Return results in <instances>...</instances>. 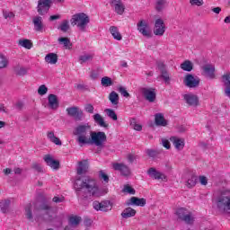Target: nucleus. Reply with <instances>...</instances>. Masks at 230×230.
Returning a JSON list of instances; mask_svg holds the SVG:
<instances>
[{"mask_svg": "<svg viewBox=\"0 0 230 230\" xmlns=\"http://www.w3.org/2000/svg\"><path fill=\"white\" fill-rule=\"evenodd\" d=\"M74 136H76V141L80 146L84 145H95L98 146L99 152H102L103 143L107 141V135L103 131H93L91 125L80 124L74 129Z\"/></svg>", "mask_w": 230, "mask_h": 230, "instance_id": "nucleus-1", "label": "nucleus"}, {"mask_svg": "<svg viewBox=\"0 0 230 230\" xmlns=\"http://www.w3.org/2000/svg\"><path fill=\"white\" fill-rule=\"evenodd\" d=\"M77 197L79 199H89L90 197H100V189L96 181L90 177L77 178L74 183Z\"/></svg>", "mask_w": 230, "mask_h": 230, "instance_id": "nucleus-2", "label": "nucleus"}, {"mask_svg": "<svg viewBox=\"0 0 230 230\" xmlns=\"http://www.w3.org/2000/svg\"><path fill=\"white\" fill-rule=\"evenodd\" d=\"M36 209L37 211H43L42 217L45 222H50L54 227H62V224L64 223V214L53 216L55 211L53 207L48 202H42Z\"/></svg>", "mask_w": 230, "mask_h": 230, "instance_id": "nucleus-3", "label": "nucleus"}, {"mask_svg": "<svg viewBox=\"0 0 230 230\" xmlns=\"http://www.w3.org/2000/svg\"><path fill=\"white\" fill-rule=\"evenodd\" d=\"M217 208L222 213L230 214V190H222L220 196L217 198Z\"/></svg>", "mask_w": 230, "mask_h": 230, "instance_id": "nucleus-4", "label": "nucleus"}, {"mask_svg": "<svg viewBox=\"0 0 230 230\" xmlns=\"http://www.w3.org/2000/svg\"><path fill=\"white\" fill-rule=\"evenodd\" d=\"M70 22L72 26H77L81 31H85V28L91 22V19L85 13H78L72 16Z\"/></svg>", "mask_w": 230, "mask_h": 230, "instance_id": "nucleus-5", "label": "nucleus"}, {"mask_svg": "<svg viewBox=\"0 0 230 230\" xmlns=\"http://www.w3.org/2000/svg\"><path fill=\"white\" fill-rule=\"evenodd\" d=\"M176 217L185 224L191 226L195 222V217L191 215V212H189L187 208H180L176 210Z\"/></svg>", "mask_w": 230, "mask_h": 230, "instance_id": "nucleus-6", "label": "nucleus"}, {"mask_svg": "<svg viewBox=\"0 0 230 230\" xmlns=\"http://www.w3.org/2000/svg\"><path fill=\"white\" fill-rule=\"evenodd\" d=\"M137 31L146 37V39H152V30L150 29V25L145 20H140L137 23Z\"/></svg>", "mask_w": 230, "mask_h": 230, "instance_id": "nucleus-7", "label": "nucleus"}, {"mask_svg": "<svg viewBox=\"0 0 230 230\" xmlns=\"http://www.w3.org/2000/svg\"><path fill=\"white\" fill-rule=\"evenodd\" d=\"M140 93L144 96L145 100H146V102H149V103H154V102H155V99L157 98V93L155 92V88L142 87L140 88Z\"/></svg>", "mask_w": 230, "mask_h": 230, "instance_id": "nucleus-8", "label": "nucleus"}, {"mask_svg": "<svg viewBox=\"0 0 230 230\" xmlns=\"http://www.w3.org/2000/svg\"><path fill=\"white\" fill-rule=\"evenodd\" d=\"M183 84L190 89H195L200 85V78L194 76L191 74H187L183 79Z\"/></svg>", "mask_w": 230, "mask_h": 230, "instance_id": "nucleus-9", "label": "nucleus"}, {"mask_svg": "<svg viewBox=\"0 0 230 230\" xmlns=\"http://www.w3.org/2000/svg\"><path fill=\"white\" fill-rule=\"evenodd\" d=\"M51 4H53V1L51 0H39L36 7L38 13L40 15H46L49 12Z\"/></svg>", "mask_w": 230, "mask_h": 230, "instance_id": "nucleus-10", "label": "nucleus"}, {"mask_svg": "<svg viewBox=\"0 0 230 230\" xmlns=\"http://www.w3.org/2000/svg\"><path fill=\"white\" fill-rule=\"evenodd\" d=\"M93 208L95 209V211H102L107 213V211H111L112 209V205L109 200H104L102 202L95 200L93 202Z\"/></svg>", "mask_w": 230, "mask_h": 230, "instance_id": "nucleus-11", "label": "nucleus"}, {"mask_svg": "<svg viewBox=\"0 0 230 230\" xmlns=\"http://www.w3.org/2000/svg\"><path fill=\"white\" fill-rule=\"evenodd\" d=\"M156 66L158 71H160V78L165 82V84H170V75L168 74V67L163 61H157Z\"/></svg>", "mask_w": 230, "mask_h": 230, "instance_id": "nucleus-12", "label": "nucleus"}, {"mask_svg": "<svg viewBox=\"0 0 230 230\" xmlns=\"http://www.w3.org/2000/svg\"><path fill=\"white\" fill-rule=\"evenodd\" d=\"M166 31V25H164V21L161 18H158L155 22L154 33L157 37H163Z\"/></svg>", "mask_w": 230, "mask_h": 230, "instance_id": "nucleus-13", "label": "nucleus"}, {"mask_svg": "<svg viewBox=\"0 0 230 230\" xmlns=\"http://www.w3.org/2000/svg\"><path fill=\"white\" fill-rule=\"evenodd\" d=\"M43 160L48 166L52 168V170H58V168H60V162L58 160L53 159L51 155H45Z\"/></svg>", "mask_w": 230, "mask_h": 230, "instance_id": "nucleus-14", "label": "nucleus"}, {"mask_svg": "<svg viewBox=\"0 0 230 230\" xmlns=\"http://www.w3.org/2000/svg\"><path fill=\"white\" fill-rule=\"evenodd\" d=\"M126 206H139L140 208H145L146 206V199L144 198L131 197Z\"/></svg>", "mask_w": 230, "mask_h": 230, "instance_id": "nucleus-15", "label": "nucleus"}, {"mask_svg": "<svg viewBox=\"0 0 230 230\" xmlns=\"http://www.w3.org/2000/svg\"><path fill=\"white\" fill-rule=\"evenodd\" d=\"M112 168L116 172H120L121 175H124L125 177L130 175V169L128 166L125 165V164L114 163L112 164Z\"/></svg>", "mask_w": 230, "mask_h": 230, "instance_id": "nucleus-16", "label": "nucleus"}, {"mask_svg": "<svg viewBox=\"0 0 230 230\" xmlns=\"http://www.w3.org/2000/svg\"><path fill=\"white\" fill-rule=\"evenodd\" d=\"M202 71L203 76L210 78V80H213L215 78V66L207 64L202 66Z\"/></svg>", "mask_w": 230, "mask_h": 230, "instance_id": "nucleus-17", "label": "nucleus"}, {"mask_svg": "<svg viewBox=\"0 0 230 230\" xmlns=\"http://www.w3.org/2000/svg\"><path fill=\"white\" fill-rule=\"evenodd\" d=\"M110 4L114 6V10L118 15H123L125 13V5L121 0H110Z\"/></svg>", "mask_w": 230, "mask_h": 230, "instance_id": "nucleus-18", "label": "nucleus"}, {"mask_svg": "<svg viewBox=\"0 0 230 230\" xmlns=\"http://www.w3.org/2000/svg\"><path fill=\"white\" fill-rule=\"evenodd\" d=\"M186 103L190 107L199 106V97L193 93H187L183 96Z\"/></svg>", "mask_w": 230, "mask_h": 230, "instance_id": "nucleus-19", "label": "nucleus"}, {"mask_svg": "<svg viewBox=\"0 0 230 230\" xmlns=\"http://www.w3.org/2000/svg\"><path fill=\"white\" fill-rule=\"evenodd\" d=\"M68 116L74 118L75 121H82V111H78V107H70L66 109Z\"/></svg>", "mask_w": 230, "mask_h": 230, "instance_id": "nucleus-20", "label": "nucleus"}, {"mask_svg": "<svg viewBox=\"0 0 230 230\" xmlns=\"http://www.w3.org/2000/svg\"><path fill=\"white\" fill-rule=\"evenodd\" d=\"M87 170H89V162L87 160L78 162V167L76 169L77 175L87 173Z\"/></svg>", "mask_w": 230, "mask_h": 230, "instance_id": "nucleus-21", "label": "nucleus"}, {"mask_svg": "<svg viewBox=\"0 0 230 230\" xmlns=\"http://www.w3.org/2000/svg\"><path fill=\"white\" fill-rule=\"evenodd\" d=\"M147 173L148 175H150V177L157 181H159V179H162V181H164V179H166V176H164L160 172H157V170L154 167L149 168V170L147 171Z\"/></svg>", "mask_w": 230, "mask_h": 230, "instance_id": "nucleus-22", "label": "nucleus"}, {"mask_svg": "<svg viewBox=\"0 0 230 230\" xmlns=\"http://www.w3.org/2000/svg\"><path fill=\"white\" fill-rule=\"evenodd\" d=\"M155 123L157 127H166V125H168V121L164 119V115H163V113H156L155 115Z\"/></svg>", "mask_w": 230, "mask_h": 230, "instance_id": "nucleus-23", "label": "nucleus"}, {"mask_svg": "<svg viewBox=\"0 0 230 230\" xmlns=\"http://www.w3.org/2000/svg\"><path fill=\"white\" fill-rule=\"evenodd\" d=\"M49 105L50 109L57 111V109H58V97L53 93H50L49 95Z\"/></svg>", "mask_w": 230, "mask_h": 230, "instance_id": "nucleus-24", "label": "nucleus"}, {"mask_svg": "<svg viewBox=\"0 0 230 230\" xmlns=\"http://www.w3.org/2000/svg\"><path fill=\"white\" fill-rule=\"evenodd\" d=\"M32 22L35 31H42V30H44V23H42V18L40 16L34 17Z\"/></svg>", "mask_w": 230, "mask_h": 230, "instance_id": "nucleus-25", "label": "nucleus"}, {"mask_svg": "<svg viewBox=\"0 0 230 230\" xmlns=\"http://www.w3.org/2000/svg\"><path fill=\"white\" fill-rule=\"evenodd\" d=\"M93 119H94L95 123H97V125H99V127H102L103 128H109V124H107L105 122V119H103V117H102V115L100 113L94 114Z\"/></svg>", "mask_w": 230, "mask_h": 230, "instance_id": "nucleus-26", "label": "nucleus"}, {"mask_svg": "<svg viewBox=\"0 0 230 230\" xmlns=\"http://www.w3.org/2000/svg\"><path fill=\"white\" fill-rule=\"evenodd\" d=\"M171 141L172 142V145L176 150H182L184 148V139L172 137H171Z\"/></svg>", "mask_w": 230, "mask_h": 230, "instance_id": "nucleus-27", "label": "nucleus"}, {"mask_svg": "<svg viewBox=\"0 0 230 230\" xmlns=\"http://www.w3.org/2000/svg\"><path fill=\"white\" fill-rule=\"evenodd\" d=\"M136 209L128 207V208H126L122 213L120 214L122 218H131V217H136Z\"/></svg>", "mask_w": 230, "mask_h": 230, "instance_id": "nucleus-28", "label": "nucleus"}, {"mask_svg": "<svg viewBox=\"0 0 230 230\" xmlns=\"http://www.w3.org/2000/svg\"><path fill=\"white\" fill-rule=\"evenodd\" d=\"M58 44L64 46L65 49H71L73 48V43H71V40L69 38H58Z\"/></svg>", "mask_w": 230, "mask_h": 230, "instance_id": "nucleus-29", "label": "nucleus"}, {"mask_svg": "<svg viewBox=\"0 0 230 230\" xmlns=\"http://www.w3.org/2000/svg\"><path fill=\"white\" fill-rule=\"evenodd\" d=\"M10 204H12V201L9 199L0 200V209L2 213H8V211H10Z\"/></svg>", "mask_w": 230, "mask_h": 230, "instance_id": "nucleus-30", "label": "nucleus"}, {"mask_svg": "<svg viewBox=\"0 0 230 230\" xmlns=\"http://www.w3.org/2000/svg\"><path fill=\"white\" fill-rule=\"evenodd\" d=\"M110 33L112 35L115 40H121V39H123V36H121V33H119V30L116 26L110 27Z\"/></svg>", "mask_w": 230, "mask_h": 230, "instance_id": "nucleus-31", "label": "nucleus"}, {"mask_svg": "<svg viewBox=\"0 0 230 230\" xmlns=\"http://www.w3.org/2000/svg\"><path fill=\"white\" fill-rule=\"evenodd\" d=\"M47 137L49 139V141H51V143H54V145H58V146H61L62 141H60V138L55 136V132L53 131L48 132Z\"/></svg>", "mask_w": 230, "mask_h": 230, "instance_id": "nucleus-32", "label": "nucleus"}, {"mask_svg": "<svg viewBox=\"0 0 230 230\" xmlns=\"http://www.w3.org/2000/svg\"><path fill=\"white\" fill-rule=\"evenodd\" d=\"M45 61L48 64H57L58 62V55L56 53H49L45 57Z\"/></svg>", "mask_w": 230, "mask_h": 230, "instance_id": "nucleus-33", "label": "nucleus"}, {"mask_svg": "<svg viewBox=\"0 0 230 230\" xmlns=\"http://www.w3.org/2000/svg\"><path fill=\"white\" fill-rule=\"evenodd\" d=\"M109 100L111 105H118L119 103V95L115 91H112L109 94Z\"/></svg>", "mask_w": 230, "mask_h": 230, "instance_id": "nucleus-34", "label": "nucleus"}, {"mask_svg": "<svg viewBox=\"0 0 230 230\" xmlns=\"http://www.w3.org/2000/svg\"><path fill=\"white\" fill-rule=\"evenodd\" d=\"M181 68L183 71H187L190 73V71H193V63L190 60H185L183 63L181 64Z\"/></svg>", "mask_w": 230, "mask_h": 230, "instance_id": "nucleus-35", "label": "nucleus"}, {"mask_svg": "<svg viewBox=\"0 0 230 230\" xmlns=\"http://www.w3.org/2000/svg\"><path fill=\"white\" fill-rule=\"evenodd\" d=\"M80 222H82V217H80L78 216H71L68 218V224H69V226H78L80 224Z\"/></svg>", "mask_w": 230, "mask_h": 230, "instance_id": "nucleus-36", "label": "nucleus"}, {"mask_svg": "<svg viewBox=\"0 0 230 230\" xmlns=\"http://www.w3.org/2000/svg\"><path fill=\"white\" fill-rule=\"evenodd\" d=\"M58 30H60L61 31H63V33H67V31H69L70 30L69 21L64 20L58 27Z\"/></svg>", "mask_w": 230, "mask_h": 230, "instance_id": "nucleus-37", "label": "nucleus"}, {"mask_svg": "<svg viewBox=\"0 0 230 230\" xmlns=\"http://www.w3.org/2000/svg\"><path fill=\"white\" fill-rule=\"evenodd\" d=\"M25 217L27 220L33 221V212L31 211V203H29L25 207Z\"/></svg>", "mask_w": 230, "mask_h": 230, "instance_id": "nucleus-38", "label": "nucleus"}, {"mask_svg": "<svg viewBox=\"0 0 230 230\" xmlns=\"http://www.w3.org/2000/svg\"><path fill=\"white\" fill-rule=\"evenodd\" d=\"M104 112H106L108 118L110 119H112L113 121H118V114H116V111L112 109H105Z\"/></svg>", "mask_w": 230, "mask_h": 230, "instance_id": "nucleus-39", "label": "nucleus"}, {"mask_svg": "<svg viewBox=\"0 0 230 230\" xmlns=\"http://www.w3.org/2000/svg\"><path fill=\"white\" fill-rule=\"evenodd\" d=\"M19 45L25 48V49H31L33 48V43L30 40H20Z\"/></svg>", "mask_w": 230, "mask_h": 230, "instance_id": "nucleus-40", "label": "nucleus"}, {"mask_svg": "<svg viewBox=\"0 0 230 230\" xmlns=\"http://www.w3.org/2000/svg\"><path fill=\"white\" fill-rule=\"evenodd\" d=\"M101 84L102 87H111V85L114 84L112 79L109 76L102 77L101 80Z\"/></svg>", "mask_w": 230, "mask_h": 230, "instance_id": "nucleus-41", "label": "nucleus"}, {"mask_svg": "<svg viewBox=\"0 0 230 230\" xmlns=\"http://www.w3.org/2000/svg\"><path fill=\"white\" fill-rule=\"evenodd\" d=\"M146 154L151 159H155L161 153L155 149H146Z\"/></svg>", "mask_w": 230, "mask_h": 230, "instance_id": "nucleus-42", "label": "nucleus"}, {"mask_svg": "<svg viewBox=\"0 0 230 230\" xmlns=\"http://www.w3.org/2000/svg\"><path fill=\"white\" fill-rule=\"evenodd\" d=\"M14 72L16 75H18V76H24L25 75L28 74V69L22 66H16L14 68Z\"/></svg>", "mask_w": 230, "mask_h": 230, "instance_id": "nucleus-43", "label": "nucleus"}, {"mask_svg": "<svg viewBox=\"0 0 230 230\" xmlns=\"http://www.w3.org/2000/svg\"><path fill=\"white\" fill-rule=\"evenodd\" d=\"M8 67V58L4 55L0 54V69Z\"/></svg>", "mask_w": 230, "mask_h": 230, "instance_id": "nucleus-44", "label": "nucleus"}, {"mask_svg": "<svg viewBox=\"0 0 230 230\" xmlns=\"http://www.w3.org/2000/svg\"><path fill=\"white\" fill-rule=\"evenodd\" d=\"M164 4H166V0H157L155 10L158 12H163V10H164Z\"/></svg>", "mask_w": 230, "mask_h": 230, "instance_id": "nucleus-45", "label": "nucleus"}, {"mask_svg": "<svg viewBox=\"0 0 230 230\" xmlns=\"http://www.w3.org/2000/svg\"><path fill=\"white\" fill-rule=\"evenodd\" d=\"M197 176L191 175L190 178L187 181L186 186H188L189 188H193V186L197 184Z\"/></svg>", "mask_w": 230, "mask_h": 230, "instance_id": "nucleus-46", "label": "nucleus"}, {"mask_svg": "<svg viewBox=\"0 0 230 230\" xmlns=\"http://www.w3.org/2000/svg\"><path fill=\"white\" fill-rule=\"evenodd\" d=\"M117 91H119V93L121 94V96H124V98H130V93H128L125 86H119Z\"/></svg>", "mask_w": 230, "mask_h": 230, "instance_id": "nucleus-47", "label": "nucleus"}, {"mask_svg": "<svg viewBox=\"0 0 230 230\" xmlns=\"http://www.w3.org/2000/svg\"><path fill=\"white\" fill-rule=\"evenodd\" d=\"M124 193H129V195H136V190L130 185H125L123 188Z\"/></svg>", "mask_w": 230, "mask_h": 230, "instance_id": "nucleus-48", "label": "nucleus"}, {"mask_svg": "<svg viewBox=\"0 0 230 230\" xmlns=\"http://www.w3.org/2000/svg\"><path fill=\"white\" fill-rule=\"evenodd\" d=\"M130 125L131 127H133L134 130H137L138 132L143 130V126L136 123V119H132V120L130 121Z\"/></svg>", "mask_w": 230, "mask_h": 230, "instance_id": "nucleus-49", "label": "nucleus"}, {"mask_svg": "<svg viewBox=\"0 0 230 230\" xmlns=\"http://www.w3.org/2000/svg\"><path fill=\"white\" fill-rule=\"evenodd\" d=\"M79 60L81 61V64H84L85 62H89L90 60H93V56L87 54V55H83L79 57Z\"/></svg>", "mask_w": 230, "mask_h": 230, "instance_id": "nucleus-50", "label": "nucleus"}, {"mask_svg": "<svg viewBox=\"0 0 230 230\" xmlns=\"http://www.w3.org/2000/svg\"><path fill=\"white\" fill-rule=\"evenodd\" d=\"M47 93H48V87H46L44 84L39 87L38 94H40V96H44V94H47Z\"/></svg>", "mask_w": 230, "mask_h": 230, "instance_id": "nucleus-51", "label": "nucleus"}, {"mask_svg": "<svg viewBox=\"0 0 230 230\" xmlns=\"http://www.w3.org/2000/svg\"><path fill=\"white\" fill-rule=\"evenodd\" d=\"M31 169L35 170L36 172H38V173H42V172H44L42 170V167L40 165V164H37V163H33L32 164Z\"/></svg>", "mask_w": 230, "mask_h": 230, "instance_id": "nucleus-52", "label": "nucleus"}, {"mask_svg": "<svg viewBox=\"0 0 230 230\" xmlns=\"http://www.w3.org/2000/svg\"><path fill=\"white\" fill-rule=\"evenodd\" d=\"M190 3L192 6H202L204 0H190Z\"/></svg>", "mask_w": 230, "mask_h": 230, "instance_id": "nucleus-53", "label": "nucleus"}, {"mask_svg": "<svg viewBox=\"0 0 230 230\" xmlns=\"http://www.w3.org/2000/svg\"><path fill=\"white\" fill-rule=\"evenodd\" d=\"M84 111L88 112L89 114H93L94 113V106L93 104H86L84 107Z\"/></svg>", "mask_w": 230, "mask_h": 230, "instance_id": "nucleus-54", "label": "nucleus"}, {"mask_svg": "<svg viewBox=\"0 0 230 230\" xmlns=\"http://www.w3.org/2000/svg\"><path fill=\"white\" fill-rule=\"evenodd\" d=\"M223 81L225 83L226 89H227V87H230V76H229V75H223Z\"/></svg>", "mask_w": 230, "mask_h": 230, "instance_id": "nucleus-55", "label": "nucleus"}, {"mask_svg": "<svg viewBox=\"0 0 230 230\" xmlns=\"http://www.w3.org/2000/svg\"><path fill=\"white\" fill-rule=\"evenodd\" d=\"M65 198L64 196L58 197V196H55L52 199V202H55L56 204H60V202H64Z\"/></svg>", "mask_w": 230, "mask_h": 230, "instance_id": "nucleus-56", "label": "nucleus"}, {"mask_svg": "<svg viewBox=\"0 0 230 230\" xmlns=\"http://www.w3.org/2000/svg\"><path fill=\"white\" fill-rule=\"evenodd\" d=\"M99 177L100 179H103L104 182H109V175L105 174L103 171H100Z\"/></svg>", "mask_w": 230, "mask_h": 230, "instance_id": "nucleus-57", "label": "nucleus"}, {"mask_svg": "<svg viewBox=\"0 0 230 230\" xmlns=\"http://www.w3.org/2000/svg\"><path fill=\"white\" fill-rule=\"evenodd\" d=\"M162 145L164 148H166L167 150H170L171 148V145H170V141L166 138L162 139Z\"/></svg>", "mask_w": 230, "mask_h": 230, "instance_id": "nucleus-58", "label": "nucleus"}, {"mask_svg": "<svg viewBox=\"0 0 230 230\" xmlns=\"http://www.w3.org/2000/svg\"><path fill=\"white\" fill-rule=\"evenodd\" d=\"M4 19H13L15 17V14L12 12H4Z\"/></svg>", "mask_w": 230, "mask_h": 230, "instance_id": "nucleus-59", "label": "nucleus"}, {"mask_svg": "<svg viewBox=\"0 0 230 230\" xmlns=\"http://www.w3.org/2000/svg\"><path fill=\"white\" fill-rule=\"evenodd\" d=\"M84 225L85 226V227H91V226H93V220L91 218H84Z\"/></svg>", "mask_w": 230, "mask_h": 230, "instance_id": "nucleus-60", "label": "nucleus"}, {"mask_svg": "<svg viewBox=\"0 0 230 230\" xmlns=\"http://www.w3.org/2000/svg\"><path fill=\"white\" fill-rule=\"evenodd\" d=\"M199 182L200 184H202L203 186L208 185V178L206 176H200L199 177Z\"/></svg>", "mask_w": 230, "mask_h": 230, "instance_id": "nucleus-61", "label": "nucleus"}, {"mask_svg": "<svg viewBox=\"0 0 230 230\" xmlns=\"http://www.w3.org/2000/svg\"><path fill=\"white\" fill-rule=\"evenodd\" d=\"M99 76L98 72L96 71H92L91 75H90V78H92V80H96Z\"/></svg>", "mask_w": 230, "mask_h": 230, "instance_id": "nucleus-62", "label": "nucleus"}, {"mask_svg": "<svg viewBox=\"0 0 230 230\" xmlns=\"http://www.w3.org/2000/svg\"><path fill=\"white\" fill-rule=\"evenodd\" d=\"M23 107H24V103L22 102H18L15 104V108L17 109V111H22Z\"/></svg>", "mask_w": 230, "mask_h": 230, "instance_id": "nucleus-63", "label": "nucleus"}, {"mask_svg": "<svg viewBox=\"0 0 230 230\" xmlns=\"http://www.w3.org/2000/svg\"><path fill=\"white\" fill-rule=\"evenodd\" d=\"M135 159H136V156L134 155H131V154L128 155V161L129 163H134Z\"/></svg>", "mask_w": 230, "mask_h": 230, "instance_id": "nucleus-64", "label": "nucleus"}]
</instances>
